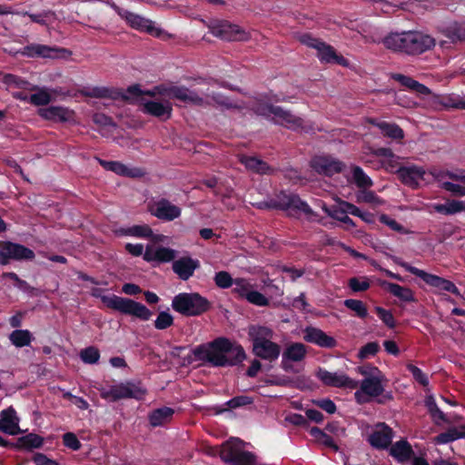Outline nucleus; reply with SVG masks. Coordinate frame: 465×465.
<instances>
[{
	"label": "nucleus",
	"instance_id": "nucleus-11",
	"mask_svg": "<svg viewBox=\"0 0 465 465\" xmlns=\"http://www.w3.org/2000/svg\"><path fill=\"white\" fill-rule=\"evenodd\" d=\"M395 262L400 266L404 268L406 271L421 278L429 285L438 288L440 290L450 292L456 295L460 294L459 289L450 281H448L434 274L428 273L425 271L413 267L405 262L400 261L399 259H395Z\"/></svg>",
	"mask_w": 465,
	"mask_h": 465
},
{
	"label": "nucleus",
	"instance_id": "nucleus-7",
	"mask_svg": "<svg viewBox=\"0 0 465 465\" xmlns=\"http://www.w3.org/2000/svg\"><path fill=\"white\" fill-rule=\"evenodd\" d=\"M299 41L302 45L315 49L317 51L318 58L323 63L338 64L344 67H347L350 64L349 61L342 55L338 54L332 46L318 38L312 37L309 34L300 35Z\"/></svg>",
	"mask_w": 465,
	"mask_h": 465
},
{
	"label": "nucleus",
	"instance_id": "nucleus-17",
	"mask_svg": "<svg viewBox=\"0 0 465 465\" xmlns=\"http://www.w3.org/2000/svg\"><path fill=\"white\" fill-rule=\"evenodd\" d=\"M316 376L323 384L327 386L348 388L351 390L358 387V381L351 379L349 376L342 372H331L326 370L320 369L318 370Z\"/></svg>",
	"mask_w": 465,
	"mask_h": 465
},
{
	"label": "nucleus",
	"instance_id": "nucleus-31",
	"mask_svg": "<svg viewBox=\"0 0 465 465\" xmlns=\"http://www.w3.org/2000/svg\"><path fill=\"white\" fill-rule=\"evenodd\" d=\"M65 52L64 49L52 48L43 45H31L25 46L21 54L30 57L41 56L45 58H55L59 56V53Z\"/></svg>",
	"mask_w": 465,
	"mask_h": 465
},
{
	"label": "nucleus",
	"instance_id": "nucleus-53",
	"mask_svg": "<svg viewBox=\"0 0 465 465\" xmlns=\"http://www.w3.org/2000/svg\"><path fill=\"white\" fill-rule=\"evenodd\" d=\"M437 176H444V180H451L453 183H465V172L463 170H458L455 172H442L434 174Z\"/></svg>",
	"mask_w": 465,
	"mask_h": 465
},
{
	"label": "nucleus",
	"instance_id": "nucleus-54",
	"mask_svg": "<svg viewBox=\"0 0 465 465\" xmlns=\"http://www.w3.org/2000/svg\"><path fill=\"white\" fill-rule=\"evenodd\" d=\"M380 221H381V223L386 224L388 227H390L391 230H393L395 232H401V233H403V234L410 233L409 230L404 228L397 221H395L394 219L389 217L386 214H381L380 216Z\"/></svg>",
	"mask_w": 465,
	"mask_h": 465
},
{
	"label": "nucleus",
	"instance_id": "nucleus-18",
	"mask_svg": "<svg viewBox=\"0 0 465 465\" xmlns=\"http://www.w3.org/2000/svg\"><path fill=\"white\" fill-rule=\"evenodd\" d=\"M312 167L319 173L328 176L341 173L344 164L329 155L315 156L311 162Z\"/></svg>",
	"mask_w": 465,
	"mask_h": 465
},
{
	"label": "nucleus",
	"instance_id": "nucleus-29",
	"mask_svg": "<svg viewBox=\"0 0 465 465\" xmlns=\"http://www.w3.org/2000/svg\"><path fill=\"white\" fill-rule=\"evenodd\" d=\"M198 267L199 262L190 257H183L173 263V272L182 280H188Z\"/></svg>",
	"mask_w": 465,
	"mask_h": 465
},
{
	"label": "nucleus",
	"instance_id": "nucleus-3",
	"mask_svg": "<svg viewBox=\"0 0 465 465\" xmlns=\"http://www.w3.org/2000/svg\"><path fill=\"white\" fill-rule=\"evenodd\" d=\"M248 335L252 342L253 353L269 361H276L281 354V346L272 341L273 331L266 326L251 325Z\"/></svg>",
	"mask_w": 465,
	"mask_h": 465
},
{
	"label": "nucleus",
	"instance_id": "nucleus-44",
	"mask_svg": "<svg viewBox=\"0 0 465 465\" xmlns=\"http://www.w3.org/2000/svg\"><path fill=\"white\" fill-rule=\"evenodd\" d=\"M426 406L436 424H440V422L450 423L445 414L438 408L433 398L429 397L426 399Z\"/></svg>",
	"mask_w": 465,
	"mask_h": 465
},
{
	"label": "nucleus",
	"instance_id": "nucleus-27",
	"mask_svg": "<svg viewBox=\"0 0 465 465\" xmlns=\"http://www.w3.org/2000/svg\"><path fill=\"white\" fill-rule=\"evenodd\" d=\"M303 339L323 348H333L337 342L334 338L327 335L320 329L308 327L304 330Z\"/></svg>",
	"mask_w": 465,
	"mask_h": 465
},
{
	"label": "nucleus",
	"instance_id": "nucleus-21",
	"mask_svg": "<svg viewBox=\"0 0 465 465\" xmlns=\"http://www.w3.org/2000/svg\"><path fill=\"white\" fill-rule=\"evenodd\" d=\"M28 89L35 92L30 95L28 101L37 106L48 104L63 94L62 89L60 88L38 87L34 85L28 87Z\"/></svg>",
	"mask_w": 465,
	"mask_h": 465
},
{
	"label": "nucleus",
	"instance_id": "nucleus-60",
	"mask_svg": "<svg viewBox=\"0 0 465 465\" xmlns=\"http://www.w3.org/2000/svg\"><path fill=\"white\" fill-rule=\"evenodd\" d=\"M376 312L379 315L380 319L390 328L395 326L394 317L390 311H387L381 307L376 308Z\"/></svg>",
	"mask_w": 465,
	"mask_h": 465
},
{
	"label": "nucleus",
	"instance_id": "nucleus-35",
	"mask_svg": "<svg viewBox=\"0 0 465 465\" xmlns=\"http://www.w3.org/2000/svg\"><path fill=\"white\" fill-rule=\"evenodd\" d=\"M240 162L244 164L248 170L257 173L265 174L270 173L272 171L266 163L255 156L241 155Z\"/></svg>",
	"mask_w": 465,
	"mask_h": 465
},
{
	"label": "nucleus",
	"instance_id": "nucleus-30",
	"mask_svg": "<svg viewBox=\"0 0 465 465\" xmlns=\"http://www.w3.org/2000/svg\"><path fill=\"white\" fill-rule=\"evenodd\" d=\"M99 163L104 169L124 176L140 177L144 173L143 171L140 168L129 167L120 162H108L100 160Z\"/></svg>",
	"mask_w": 465,
	"mask_h": 465
},
{
	"label": "nucleus",
	"instance_id": "nucleus-50",
	"mask_svg": "<svg viewBox=\"0 0 465 465\" xmlns=\"http://www.w3.org/2000/svg\"><path fill=\"white\" fill-rule=\"evenodd\" d=\"M215 284L220 288H229L234 284V280L224 271L219 272L214 276Z\"/></svg>",
	"mask_w": 465,
	"mask_h": 465
},
{
	"label": "nucleus",
	"instance_id": "nucleus-22",
	"mask_svg": "<svg viewBox=\"0 0 465 465\" xmlns=\"http://www.w3.org/2000/svg\"><path fill=\"white\" fill-rule=\"evenodd\" d=\"M122 232L124 235L149 239L153 243H167L169 241L168 237L163 234L153 233L147 224L133 225L124 229Z\"/></svg>",
	"mask_w": 465,
	"mask_h": 465
},
{
	"label": "nucleus",
	"instance_id": "nucleus-55",
	"mask_svg": "<svg viewBox=\"0 0 465 465\" xmlns=\"http://www.w3.org/2000/svg\"><path fill=\"white\" fill-rule=\"evenodd\" d=\"M379 349H380V346H379L378 342H375V341L369 342L366 345H364L363 347H361V349L358 352V357L361 360L368 359L371 356L375 355L378 352Z\"/></svg>",
	"mask_w": 465,
	"mask_h": 465
},
{
	"label": "nucleus",
	"instance_id": "nucleus-2",
	"mask_svg": "<svg viewBox=\"0 0 465 465\" xmlns=\"http://www.w3.org/2000/svg\"><path fill=\"white\" fill-rule=\"evenodd\" d=\"M384 45L391 50L416 55L432 49L435 39L421 32H402L391 34L383 39Z\"/></svg>",
	"mask_w": 465,
	"mask_h": 465
},
{
	"label": "nucleus",
	"instance_id": "nucleus-51",
	"mask_svg": "<svg viewBox=\"0 0 465 465\" xmlns=\"http://www.w3.org/2000/svg\"><path fill=\"white\" fill-rule=\"evenodd\" d=\"M370 282L366 277H353L349 281L350 288L355 292L366 291L370 288Z\"/></svg>",
	"mask_w": 465,
	"mask_h": 465
},
{
	"label": "nucleus",
	"instance_id": "nucleus-59",
	"mask_svg": "<svg viewBox=\"0 0 465 465\" xmlns=\"http://www.w3.org/2000/svg\"><path fill=\"white\" fill-rule=\"evenodd\" d=\"M447 36L453 43L464 41L465 40V29L462 28L461 26H455L453 28H450L447 31Z\"/></svg>",
	"mask_w": 465,
	"mask_h": 465
},
{
	"label": "nucleus",
	"instance_id": "nucleus-20",
	"mask_svg": "<svg viewBox=\"0 0 465 465\" xmlns=\"http://www.w3.org/2000/svg\"><path fill=\"white\" fill-rule=\"evenodd\" d=\"M392 438V430L384 423H379L372 429L368 440L376 449H387L391 443Z\"/></svg>",
	"mask_w": 465,
	"mask_h": 465
},
{
	"label": "nucleus",
	"instance_id": "nucleus-1",
	"mask_svg": "<svg viewBox=\"0 0 465 465\" xmlns=\"http://www.w3.org/2000/svg\"><path fill=\"white\" fill-rule=\"evenodd\" d=\"M193 355L195 360L215 367L236 365L246 358L241 345L223 337L199 345L193 350Z\"/></svg>",
	"mask_w": 465,
	"mask_h": 465
},
{
	"label": "nucleus",
	"instance_id": "nucleus-38",
	"mask_svg": "<svg viewBox=\"0 0 465 465\" xmlns=\"http://www.w3.org/2000/svg\"><path fill=\"white\" fill-rule=\"evenodd\" d=\"M465 437V424L450 428L446 432L440 433L435 438L439 444H445Z\"/></svg>",
	"mask_w": 465,
	"mask_h": 465
},
{
	"label": "nucleus",
	"instance_id": "nucleus-5",
	"mask_svg": "<svg viewBox=\"0 0 465 465\" xmlns=\"http://www.w3.org/2000/svg\"><path fill=\"white\" fill-rule=\"evenodd\" d=\"M172 307L183 315L195 316L206 312L209 302L197 292H183L173 297Z\"/></svg>",
	"mask_w": 465,
	"mask_h": 465
},
{
	"label": "nucleus",
	"instance_id": "nucleus-43",
	"mask_svg": "<svg viewBox=\"0 0 465 465\" xmlns=\"http://www.w3.org/2000/svg\"><path fill=\"white\" fill-rule=\"evenodd\" d=\"M356 202L359 203H369L372 207H377L384 203V201L377 196L375 193L365 190V188L356 193Z\"/></svg>",
	"mask_w": 465,
	"mask_h": 465
},
{
	"label": "nucleus",
	"instance_id": "nucleus-14",
	"mask_svg": "<svg viewBox=\"0 0 465 465\" xmlns=\"http://www.w3.org/2000/svg\"><path fill=\"white\" fill-rule=\"evenodd\" d=\"M0 264H7L8 260H33L35 258V252L18 243L11 242H0Z\"/></svg>",
	"mask_w": 465,
	"mask_h": 465
},
{
	"label": "nucleus",
	"instance_id": "nucleus-52",
	"mask_svg": "<svg viewBox=\"0 0 465 465\" xmlns=\"http://www.w3.org/2000/svg\"><path fill=\"white\" fill-rule=\"evenodd\" d=\"M19 443L25 448H38L42 445L43 440L36 434H28L20 438Z\"/></svg>",
	"mask_w": 465,
	"mask_h": 465
},
{
	"label": "nucleus",
	"instance_id": "nucleus-12",
	"mask_svg": "<svg viewBox=\"0 0 465 465\" xmlns=\"http://www.w3.org/2000/svg\"><path fill=\"white\" fill-rule=\"evenodd\" d=\"M232 292L253 305L262 307L269 304V300L262 293L256 291L251 282L246 279H235Z\"/></svg>",
	"mask_w": 465,
	"mask_h": 465
},
{
	"label": "nucleus",
	"instance_id": "nucleus-49",
	"mask_svg": "<svg viewBox=\"0 0 465 465\" xmlns=\"http://www.w3.org/2000/svg\"><path fill=\"white\" fill-rule=\"evenodd\" d=\"M80 357L84 363L94 364L99 360L100 354L94 347H88L81 351Z\"/></svg>",
	"mask_w": 465,
	"mask_h": 465
},
{
	"label": "nucleus",
	"instance_id": "nucleus-47",
	"mask_svg": "<svg viewBox=\"0 0 465 465\" xmlns=\"http://www.w3.org/2000/svg\"><path fill=\"white\" fill-rule=\"evenodd\" d=\"M344 305L353 311L361 318L367 316V308L361 301L348 299L344 301Z\"/></svg>",
	"mask_w": 465,
	"mask_h": 465
},
{
	"label": "nucleus",
	"instance_id": "nucleus-16",
	"mask_svg": "<svg viewBox=\"0 0 465 465\" xmlns=\"http://www.w3.org/2000/svg\"><path fill=\"white\" fill-rule=\"evenodd\" d=\"M307 354V350L304 344L300 342H293L289 344L282 352L281 367L285 371L297 372L294 369L292 362L302 361Z\"/></svg>",
	"mask_w": 465,
	"mask_h": 465
},
{
	"label": "nucleus",
	"instance_id": "nucleus-28",
	"mask_svg": "<svg viewBox=\"0 0 465 465\" xmlns=\"http://www.w3.org/2000/svg\"><path fill=\"white\" fill-rule=\"evenodd\" d=\"M0 430L9 435H16L21 431L19 419L12 407L1 412Z\"/></svg>",
	"mask_w": 465,
	"mask_h": 465
},
{
	"label": "nucleus",
	"instance_id": "nucleus-24",
	"mask_svg": "<svg viewBox=\"0 0 465 465\" xmlns=\"http://www.w3.org/2000/svg\"><path fill=\"white\" fill-rule=\"evenodd\" d=\"M181 213L180 207L164 199L155 203L152 208V214L163 221H173L180 217Z\"/></svg>",
	"mask_w": 465,
	"mask_h": 465
},
{
	"label": "nucleus",
	"instance_id": "nucleus-37",
	"mask_svg": "<svg viewBox=\"0 0 465 465\" xmlns=\"http://www.w3.org/2000/svg\"><path fill=\"white\" fill-rule=\"evenodd\" d=\"M173 412V410L169 407L154 410L149 415L150 424L153 427L163 426L171 420Z\"/></svg>",
	"mask_w": 465,
	"mask_h": 465
},
{
	"label": "nucleus",
	"instance_id": "nucleus-39",
	"mask_svg": "<svg viewBox=\"0 0 465 465\" xmlns=\"http://www.w3.org/2000/svg\"><path fill=\"white\" fill-rule=\"evenodd\" d=\"M369 122L371 124L376 125L385 136L392 139H401L404 136L403 131L394 124L376 122L374 120H370Z\"/></svg>",
	"mask_w": 465,
	"mask_h": 465
},
{
	"label": "nucleus",
	"instance_id": "nucleus-41",
	"mask_svg": "<svg viewBox=\"0 0 465 465\" xmlns=\"http://www.w3.org/2000/svg\"><path fill=\"white\" fill-rule=\"evenodd\" d=\"M237 25L230 24L229 22L223 21L213 25L212 32L214 35L223 39L232 41L234 32L237 30Z\"/></svg>",
	"mask_w": 465,
	"mask_h": 465
},
{
	"label": "nucleus",
	"instance_id": "nucleus-40",
	"mask_svg": "<svg viewBox=\"0 0 465 465\" xmlns=\"http://www.w3.org/2000/svg\"><path fill=\"white\" fill-rule=\"evenodd\" d=\"M9 341L17 348L30 345L33 335L28 330H15L9 334Z\"/></svg>",
	"mask_w": 465,
	"mask_h": 465
},
{
	"label": "nucleus",
	"instance_id": "nucleus-25",
	"mask_svg": "<svg viewBox=\"0 0 465 465\" xmlns=\"http://www.w3.org/2000/svg\"><path fill=\"white\" fill-rule=\"evenodd\" d=\"M155 243L148 244L143 253V259L147 262H168L176 256V252L167 247H156Z\"/></svg>",
	"mask_w": 465,
	"mask_h": 465
},
{
	"label": "nucleus",
	"instance_id": "nucleus-64",
	"mask_svg": "<svg viewBox=\"0 0 465 465\" xmlns=\"http://www.w3.org/2000/svg\"><path fill=\"white\" fill-rule=\"evenodd\" d=\"M33 460L35 463V465H59L58 462L52 459H49L43 453L35 454V456L33 457Z\"/></svg>",
	"mask_w": 465,
	"mask_h": 465
},
{
	"label": "nucleus",
	"instance_id": "nucleus-4",
	"mask_svg": "<svg viewBox=\"0 0 465 465\" xmlns=\"http://www.w3.org/2000/svg\"><path fill=\"white\" fill-rule=\"evenodd\" d=\"M91 293L93 296L100 298L106 307L122 313L134 316L142 321H147L152 316V312L143 304L133 300L114 294H103V291L98 288L93 289Z\"/></svg>",
	"mask_w": 465,
	"mask_h": 465
},
{
	"label": "nucleus",
	"instance_id": "nucleus-45",
	"mask_svg": "<svg viewBox=\"0 0 465 465\" xmlns=\"http://www.w3.org/2000/svg\"><path fill=\"white\" fill-rule=\"evenodd\" d=\"M352 179L353 182L360 188H368L372 185L371 179L363 172V170L359 166H354L352 168Z\"/></svg>",
	"mask_w": 465,
	"mask_h": 465
},
{
	"label": "nucleus",
	"instance_id": "nucleus-15",
	"mask_svg": "<svg viewBox=\"0 0 465 465\" xmlns=\"http://www.w3.org/2000/svg\"><path fill=\"white\" fill-rule=\"evenodd\" d=\"M281 206L291 216L300 217L304 215L310 221L316 220V214L310 206L302 201L297 195H286L283 197Z\"/></svg>",
	"mask_w": 465,
	"mask_h": 465
},
{
	"label": "nucleus",
	"instance_id": "nucleus-26",
	"mask_svg": "<svg viewBox=\"0 0 465 465\" xmlns=\"http://www.w3.org/2000/svg\"><path fill=\"white\" fill-rule=\"evenodd\" d=\"M38 114L49 121L54 122H70L74 120V112L67 107L63 106H49L41 108Z\"/></svg>",
	"mask_w": 465,
	"mask_h": 465
},
{
	"label": "nucleus",
	"instance_id": "nucleus-34",
	"mask_svg": "<svg viewBox=\"0 0 465 465\" xmlns=\"http://www.w3.org/2000/svg\"><path fill=\"white\" fill-rule=\"evenodd\" d=\"M392 78L395 81L399 82L401 85L417 94L427 95L430 93V89L427 86L412 79L410 76H406L401 74H395L392 75Z\"/></svg>",
	"mask_w": 465,
	"mask_h": 465
},
{
	"label": "nucleus",
	"instance_id": "nucleus-32",
	"mask_svg": "<svg viewBox=\"0 0 465 465\" xmlns=\"http://www.w3.org/2000/svg\"><path fill=\"white\" fill-rule=\"evenodd\" d=\"M413 453L411 446L405 440H401L391 445L390 454L399 462L408 461Z\"/></svg>",
	"mask_w": 465,
	"mask_h": 465
},
{
	"label": "nucleus",
	"instance_id": "nucleus-61",
	"mask_svg": "<svg viewBox=\"0 0 465 465\" xmlns=\"http://www.w3.org/2000/svg\"><path fill=\"white\" fill-rule=\"evenodd\" d=\"M252 401H253L251 397L242 395V396L234 397L232 400H230L229 401H227V405L229 408L234 409V408L251 404V403H252Z\"/></svg>",
	"mask_w": 465,
	"mask_h": 465
},
{
	"label": "nucleus",
	"instance_id": "nucleus-58",
	"mask_svg": "<svg viewBox=\"0 0 465 465\" xmlns=\"http://www.w3.org/2000/svg\"><path fill=\"white\" fill-rule=\"evenodd\" d=\"M173 319L168 312H161L155 320L154 326L156 329L163 330L173 324Z\"/></svg>",
	"mask_w": 465,
	"mask_h": 465
},
{
	"label": "nucleus",
	"instance_id": "nucleus-56",
	"mask_svg": "<svg viewBox=\"0 0 465 465\" xmlns=\"http://www.w3.org/2000/svg\"><path fill=\"white\" fill-rule=\"evenodd\" d=\"M358 373L364 376V379H372L383 375L381 371L375 366L367 364L357 368Z\"/></svg>",
	"mask_w": 465,
	"mask_h": 465
},
{
	"label": "nucleus",
	"instance_id": "nucleus-33",
	"mask_svg": "<svg viewBox=\"0 0 465 465\" xmlns=\"http://www.w3.org/2000/svg\"><path fill=\"white\" fill-rule=\"evenodd\" d=\"M242 441L239 439H231L221 447L220 456L225 462H232L242 451Z\"/></svg>",
	"mask_w": 465,
	"mask_h": 465
},
{
	"label": "nucleus",
	"instance_id": "nucleus-57",
	"mask_svg": "<svg viewBox=\"0 0 465 465\" xmlns=\"http://www.w3.org/2000/svg\"><path fill=\"white\" fill-rule=\"evenodd\" d=\"M255 461L254 456L248 451H241L235 459L232 460L234 465H253Z\"/></svg>",
	"mask_w": 465,
	"mask_h": 465
},
{
	"label": "nucleus",
	"instance_id": "nucleus-46",
	"mask_svg": "<svg viewBox=\"0 0 465 465\" xmlns=\"http://www.w3.org/2000/svg\"><path fill=\"white\" fill-rule=\"evenodd\" d=\"M437 180L440 183L441 188L460 196H465V187L458 183L444 180V176H437Z\"/></svg>",
	"mask_w": 465,
	"mask_h": 465
},
{
	"label": "nucleus",
	"instance_id": "nucleus-23",
	"mask_svg": "<svg viewBox=\"0 0 465 465\" xmlns=\"http://www.w3.org/2000/svg\"><path fill=\"white\" fill-rule=\"evenodd\" d=\"M401 181L411 187H417L424 181L425 170L421 166L408 165L396 170Z\"/></svg>",
	"mask_w": 465,
	"mask_h": 465
},
{
	"label": "nucleus",
	"instance_id": "nucleus-6",
	"mask_svg": "<svg viewBox=\"0 0 465 465\" xmlns=\"http://www.w3.org/2000/svg\"><path fill=\"white\" fill-rule=\"evenodd\" d=\"M255 111L261 115L271 118L274 123L283 125L292 130H298L302 127L303 120L291 112L284 110L280 106H274L266 103H261L256 105Z\"/></svg>",
	"mask_w": 465,
	"mask_h": 465
},
{
	"label": "nucleus",
	"instance_id": "nucleus-10",
	"mask_svg": "<svg viewBox=\"0 0 465 465\" xmlns=\"http://www.w3.org/2000/svg\"><path fill=\"white\" fill-rule=\"evenodd\" d=\"M386 381L384 375L372 379H363L361 381L360 388L354 393L356 401L363 404L371 401L373 398L379 397L384 391Z\"/></svg>",
	"mask_w": 465,
	"mask_h": 465
},
{
	"label": "nucleus",
	"instance_id": "nucleus-19",
	"mask_svg": "<svg viewBox=\"0 0 465 465\" xmlns=\"http://www.w3.org/2000/svg\"><path fill=\"white\" fill-rule=\"evenodd\" d=\"M142 106L144 113L158 118L169 119L172 115L173 106L167 100L143 99Z\"/></svg>",
	"mask_w": 465,
	"mask_h": 465
},
{
	"label": "nucleus",
	"instance_id": "nucleus-48",
	"mask_svg": "<svg viewBox=\"0 0 465 465\" xmlns=\"http://www.w3.org/2000/svg\"><path fill=\"white\" fill-rule=\"evenodd\" d=\"M331 218L341 222L346 225L347 228L354 227L353 221L347 215V212L344 211V208L340 204L339 207L333 208V213H331Z\"/></svg>",
	"mask_w": 465,
	"mask_h": 465
},
{
	"label": "nucleus",
	"instance_id": "nucleus-8",
	"mask_svg": "<svg viewBox=\"0 0 465 465\" xmlns=\"http://www.w3.org/2000/svg\"><path fill=\"white\" fill-rule=\"evenodd\" d=\"M115 12L126 21V23L133 28L140 31H144L151 35L162 37L164 32L152 20L146 19L140 15L129 12L117 6L113 2H106Z\"/></svg>",
	"mask_w": 465,
	"mask_h": 465
},
{
	"label": "nucleus",
	"instance_id": "nucleus-9",
	"mask_svg": "<svg viewBox=\"0 0 465 465\" xmlns=\"http://www.w3.org/2000/svg\"><path fill=\"white\" fill-rule=\"evenodd\" d=\"M145 389L140 384L126 382L112 386L108 390H102L101 397L111 401L127 398L140 400L145 395Z\"/></svg>",
	"mask_w": 465,
	"mask_h": 465
},
{
	"label": "nucleus",
	"instance_id": "nucleus-62",
	"mask_svg": "<svg viewBox=\"0 0 465 465\" xmlns=\"http://www.w3.org/2000/svg\"><path fill=\"white\" fill-rule=\"evenodd\" d=\"M408 370L412 374L413 378L420 382L423 386H427L429 384V381L427 376L422 372L420 369L414 365H408Z\"/></svg>",
	"mask_w": 465,
	"mask_h": 465
},
{
	"label": "nucleus",
	"instance_id": "nucleus-42",
	"mask_svg": "<svg viewBox=\"0 0 465 465\" xmlns=\"http://www.w3.org/2000/svg\"><path fill=\"white\" fill-rule=\"evenodd\" d=\"M433 209L440 213L454 214L465 211V203L462 201H450L444 204H435Z\"/></svg>",
	"mask_w": 465,
	"mask_h": 465
},
{
	"label": "nucleus",
	"instance_id": "nucleus-36",
	"mask_svg": "<svg viewBox=\"0 0 465 465\" xmlns=\"http://www.w3.org/2000/svg\"><path fill=\"white\" fill-rule=\"evenodd\" d=\"M382 285L388 292L402 302H411L415 301L413 292L410 288L386 282H383Z\"/></svg>",
	"mask_w": 465,
	"mask_h": 465
},
{
	"label": "nucleus",
	"instance_id": "nucleus-13",
	"mask_svg": "<svg viewBox=\"0 0 465 465\" xmlns=\"http://www.w3.org/2000/svg\"><path fill=\"white\" fill-rule=\"evenodd\" d=\"M160 94L165 98L171 99L175 98L185 103L201 104L203 98L193 91H191L183 86L170 85V86H159L155 88L153 94Z\"/></svg>",
	"mask_w": 465,
	"mask_h": 465
},
{
	"label": "nucleus",
	"instance_id": "nucleus-63",
	"mask_svg": "<svg viewBox=\"0 0 465 465\" xmlns=\"http://www.w3.org/2000/svg\"><path fill=\"white\" fill-rule=\"evenodd\" d=\"M64 443L66 447L77 450L81 447V443L74 433L67 432L64 435Z\"/></svg>",
	"mask_w": 465,
	"mask_h": 465
}]
</instances>
